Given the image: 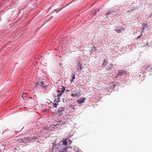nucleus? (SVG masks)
<instances>
[{
	"instance_id": "f257e3e1",
	"label": "nucleus",
	"mask_w": 152,
	"mask_h": 152,
	"mask_svg": "<svg viewBox=\"0 0 152 152\" xmlns=\"http://www.w3.org/2000/svg\"><path fill=\"white\" fill-rule=\"evenodd\" d=\"M36 87L46 88L47 86L46 85L44 84V82L41 80H37L36 83Z\"/></svg>"
},
{
	"instance_id": "f03ea898",
	"label": "nucleus",
	"mask_w": 152,
	"mask_h": 152,
	"mask_svg": "<svg viewBox=\"0 0 152 152\" xmlns=\"http://www.w3.org/2000/svg\"><path fill=\"white\" fill-rule=\"evenodd\" d=\"M80 94V91H77V90L75 89L71 91V96L72 97H75L78 96Z\"/></svg>"
},
{
	"instance_id": "7ed1b4c3",
	"label": "nucleus",
	"mask_w": 152,
	"mask_h": 152,
	"mask_svg": "<svg viewBox=\"0 0 152 152\" xmlns=\"http://www.w3.org/2000/svg\"><path fill=\"white\" fill-rule=\"evenodd\" d=\"M28 140V139L26 138L25 137H21L18 139L17 141L20 143H25Z\"/></svg>"
},
{
	"instance_id": "20e7f679",
	"label": "nucleus",
	"mask_w": 152,
	"mask_h": 152,
	"mask_svg": "<svg viewBox=\"0 0 152 152\" xmlns=\"http://www.w3.org/2000/svg\"><path fill=\"white\" fill-rule=\"evenodd\" d=\"M64 92V91L61 90V91H58V94L57 96V99L55 100V101L56 102V103H58L60 101V97L61 96L62 94Z\"/></svg>"
},
{
	"instance_id": "39448f33",
	"label": "nucleus",
	"mask_w": 152,
	"mask_h": 152,
	"mask_svg": "<svg viewBox=\"0 0 152 152\" xmlns=\"http://www.w3.org/2000/svg\"><path fill=\"white\" fill-rule=\"evenodd\" d=\"M33 101L32 100H28L27 102V106L28 107H32L34 105Z\"/></svg>"
},
{
	"instance_id": "423d86ee",
	"label": "nucleus",
	"mask_w": 152,
	"mask_h": 152,
	"mask_svg": "<svg viewBox=\"0 0 152 152\" xmlns=\"http://www.w3.org/2000/svg\"><path fill=\"white\" fill-rule=\"evenodd\" d=\"M126 73V72L124 70H120L119 71L118 74L115 77H117L118 76H121L123 75H124Z\"/></svg>"
},
{
	"instance_id": "0eeeda50",
	"label": "nucleus",
	"mask_w": 152,
	"mask_h": 152,
	"mask_svg": "<svg viewBox=\"0 0 152 152\" xmlns=\"http://www.w3.org/2000/svg\"><path fill=\"white\" fill-rule=\"evenodd\" d=\"M86 99V98L85 97L83 98L79 99L77 100V103L79 104H81L83 103L84 102Z\"/></svg>"
},
{
	"instance_id": "6e6552de",
	"label": "nucleus",
	"mask_w": 152,
	"mask_h": 152,
	"mask_svg": "<svg viewBox=\"0 0 152 152\" xmlns=\"http://www.w3.org/2000/svg\"><path fill=\"white\" fill-rule=\"evenodd\" d=\"M124 28H122L121 27H118L115 29V31L118 33H121L122 32V30L124 31Z\"/></svg>"
},
{
	"instance_id": "1a4fd4ad",
	"label": "nucleus",
	"mask_w": 152,
	"mask_h": 152,
	"mask_svg": "<svg viewBox=\"0 0 152 152\" xmlns=\"http://www.w3.org/2000/svg\"><path fill=\"white\" fill-rule=\"evenodd\" d=\"M112 13V12H110L107 13L106 15V17L107 18H108V17H111L113 15Z\"/></svg>"
},
{
	"instance_id": "9d476101",
	"label": "nucleus",
	"mask_w": 152,
	"mask_h": 152,
	"mask_svg": "<svg viewBox=\"0 0 152 152\" xmlns=\"http://www.w3.org/2000/svg\"><path fill=\"white\" fill-rule=\"evenodd\" d=\"M64 107L60 108L58 110V112L60 114H61V113L62 112V111H64Z\"/></svg>"
},
{
	"instance_id": "9b49d317",
	"label": "nucleus",
	"mask_w": 152,
	"mask_h": 152,
	"mask_svg": "<svg viewBox=\"0 0 152 152\" xmlns=\"http://www.w3.org/2000/svg\"><path fill=\"white\" fill-rule=\"evenodd\" d=\"M72 79L71 80V83L72 82L73 80L75 79V75L72 74Z\"/></svg>"
},
{
	"instance_id": "f8f14e48",
	"label": "nucleus",
	"mask_w": 152,
	"mask_h": 152,
	"mask_svg": "<svg viewBox=\"0 0 152 152\" xmlns=\"http://www.w3.org/2000/svg\"><path fill=\"white\" fill-rule=\"evenodd\" d=\"M82 66V65H80L79 66V67H80V68H78L77 69V71H78V72H80V71L83 68V67H82V66Z\"/></svg>"
},
{
	"instance_id": "ddd939ff",
	"label": "nucleus",
	"mask_w": 152,
	"mask_h": 152,
	"mask_svg": "<svg viewBox=\"0 0 152 152\" xmlns=\"http://www.w3.org/2000/svg\"><path fill=\"white\" fill-rule=\"evenodd\" d=\"M152 66V64H148L147 66H145L146 69L150 68Z\"/></svg>"
},
{
	"instance_id": "4468645a",
	"label": "nucleus",
	"mask_w": 152,
	"mask_h": 152,
	"mask_svg": "<svg viewBox=\"0 0 152 152\" xmlns=\"http://www.w3.org/2000/svg\"><path fill=\"white\" fill-rule=\"evenodd\" d=\"M67 144H68V142L66 140L63 141V144L64 145H67Z\"/></svg>"
},
{
	"instance_id": "2eb2a0df",
	"label": "nucleus",
	"mask_w": 152,
	"mask_h": 152,
	"mask_svg": "<svg viewBox=\"0 0 152 152\" xmlns=\"http://www.w3.org/2000/svg\"><path fill=\"white\" fill-rule=\"evenodd\" d=\"M68 142L69 144H71L72 142V141L70 139L68 140Z\"/></svg>"
},
{
	"instance_id": "dca6fc26",
	"label": "nucleus",
	"mask_w": 152,
	"mask_h": 152,
	"mask_svg": "<svg viewBox=\"0 0 152 152\" xmlns=\"http://www.w3.org/2000/svg\"><path fill=\"white\" fill-rule=\"evenodd\" d=\"M142 36V34H141L140 35V36H139L138 37H137V39H139V38H140Z\"/></svg>"
},
{
	"instance_id": "f3484780",
	"label": "nucleus",
	"mask_w": 152,
	"mask_h": 152,
	"mask_svg": "<svg viewBox=\"0 0 152 152\" xmlns=\"http://www.w3.org/2000/svg\"><path fill=\"white\" fill-rule=\"evenodd\" d=\"M149 17L150 18L152 17V13L151 14V15L149 16Z\"/></svg>"
},
{
	"instance_id": "a211bd4d",
	"label": "nucleus",
	"mask_w": 152,
	"mask_h": 152,
	"mask_svg": "<svg viewBox=\"0 0 152 152\" xmlns=\"http://www.w3.org/2000/svg\"><path fill=\"white\" fill-rule=\"evenodd\" d=\"M58 104V103H55V104H54V106H55V107H56V105H57Z\"/></svg>"
},
{
	"instance_id": "6ab92c4d",
	"label": "nucleus",
	"mask_w": 152,
	"mask_h": 152,
	"mask_svg": "<svg viewBox=\"0 0 152 152\" xmlns=\"http://www.w3.org/2000/svg\"><path fill=\"white\" fill-rule=\"evenodd\" d=\"M147 25V23H144L143 24V26H146Z\"/></svg>"
},
{
	"instance_id": "aec40b11",
	"label": "nucleus",
	"mask_w": 152,
	"mask_h": 152,
	"mask_svg": "<svg viewBox=\"0 0 152 152\" xmlns=\"http://www.w3.org/2000/svg\"><path fill=\"white\" fill-rule=\"evenodd\" d=\"M62 9H63V8H62L58 12H58V11H60V10H62Z\"/></svg>"
},
{
	"instance_id": "412c9836",
	"label": "nucleus",
	"mask_w": 152,
	"mask_h": 152,
	"mask_svg": "<svg viewBox=\"0 0 152 152\" xmlns=\"http://www.w3.org/2000/svg\"><path fill=\"white\" fill-rule=\"evenodd\" d=\"M70 148V147H69L67 149H69V148Z\"/></svg>"
}]
</instances>
